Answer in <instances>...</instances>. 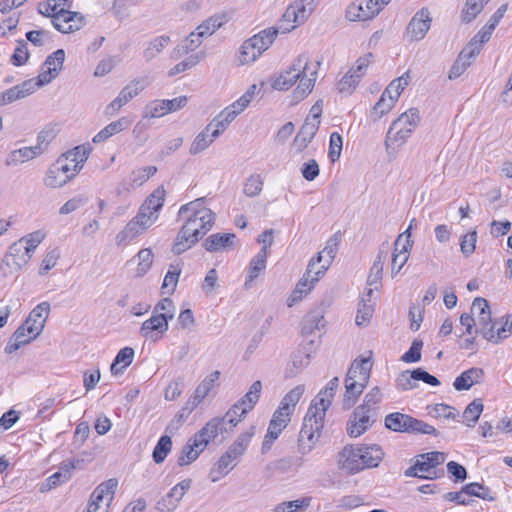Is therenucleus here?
Instances as JSON below:
<instances>
[{
    "label": "nucleus",
    "mask_w": 512,
    "mask_h": 512,
    "mask_svg": "<svg viewBox=\"0 0 512 512\" xmlns=\"http://www.w3.org/2000/svg\"><path fill=\"white\" fill-rule=\"evenodd\" d=\"M310 361V356L304 352H297L292 355L290 364L287 368V376L294 377L299 374Z\"/></svg>",
    "instance_id": "864d4df0"
},
{
    "label": "nucleus",
    "mask_w": 512,
    "mask_h": 512,
    "mask_svg": "<svg viewBox=\"0 0 512 512\" xmlns=\"http://www.w3.org/2000/svg\"><path fill=\"white\" fill-rule=\"evenodd\" d=\"M176 312V307L173 301L169 298H164L159 301L153 310L154 314H158L159 316L165 317V320L169 322V320L174 318Z\"/></svg>",
    "instance_id": "0e129e2a"
},
{
    "label": "nucleus",
    "mask_w": 512,
    "mask_h": 512,
    "mask_svg": "<svg viewBox=\"0 0 512 512\" xmlns=\"http://www.w3.org/2000/svg\"><path fill=\"white\" fill-rule=\"evenodd\" d=\"M387 257H388V248L381 247L379 249L376 259L370 269V273L368 275L367 282H368L369 286H374L375 289H378V287L381 284L382 272H383V268H384Z\"/></svg>",
    "instance_id": "7c9ffc66"
},
{
    "label": "nucleus",
    "mask_w": 512,
    "mask_h": 512,
    "mask_svg": "<svg viewBox=\"0 0 512 512\" xmlns=\"http://www.w3.org/2000/svg\"><path fill=\"white\" fill-rule=\"evenodd\" d=\"M412 247L409 236L404 237L400 234L395 241L391 259V276L394 278L407 263L409 251Z\"/></svg>",
    "instance_id": "aec40b11"
},
{
    "label": "nucleus",
    "mask_w": 512,
    "mask_h": 512,
    "mask_svg": "<svg viewBox=\"0 0 512 512\" xmlns=\"http://www.w3.org/2000/svg\"><path fill=\"white\" fill-rule=\"evenodd\" d=\"M305 392V385L300 384L291 389L282 398L279 407L273 413L270 420L267 434L262 444V452L269 450L273 442L280 436L282 431L288 426L291 421V416L294 413L297 404Z\"/></svg>",
    "instance_id": "7ed1b4c3"
},
{
    "label": "nucleus",
    "mask_w": 512,
    "mask_h": 512,
    "mask_svg": "<svg viewBox=\"0 0 512 512\" xmlns=\"http://www.w3.org/2000/svg\"><path fill=\"white\" fill-rule=\"evenodd\" d=\"M266 264L267 255L265 254V249H260V251L250 261L249 270L244 284L246 289L252 287V282L262 271L266 269Z\"/></svg>",
    "instance_id": "2f4dec72"
},
{
    "label": "nucleus",
    "mask_w": 512,
    "mask_h": 512,
    "mask_svg": "<svg viewBox=\"0 0 512 512\" xmlns=\"http://www.w3.org/2000/svg\"><path fill=\"white\" fill-rule=\"evenodd\" d=\"M311 497H303L300 499L286 501L277 504L274 512H297L298 510L305 511L311 504Z\"/></svg>",
    "instance_id": "3c124183"
},
{
    "label": "nucleus",
    "mask_w": 512,
    "mask_h": 512,
    "mask_svg": "<svg viewBox=\"0 0 512 512\" xmlns=\"http://www.w3.org/2000/svg\"><path fill=\"white\" fill-rule=\"evenodd\" d=\"M340 238L336 235L329 238L326 242L325 247L322 251H320L316 257L312 258L310 261H315V275L324 276L325 272L328 270L330 265L332 264L339 248Z\"/></svg>",
    "instance_id": "dca6fc26"
},
{
    "label": "nucleus",
    "mask_w": 512,
    "mask_h": 512,
    "mask_svg": "<svg viewBox=\"0 0 512 512\" xmlns=\"http://www.w3.org/2000/svg\"><path fill=\"white\" fill-rule=\"evenodd\" d=\"M202 43V39L193 31L172 52V58L178 59L189 52L194 51Z\"/></svg>",
    "instance_id": "a18cd8bd"
},
{
    "label": "nucleus",
    "mask_w": 512,
    "mask_h": 512,
    "mask_svg": "<svg viewBox=\"0 0 512 512\" xmlns=\"http://www.w3.org/2000/svg\"><path fill=\"white\" fill-rule=\"evenodd\" d=\"M218 136H213V130L207 125L200 133L196 135L190 145L189 152L191 155H197L205 151Z\"/></svg>",
    "instance_id": "72a5a7b5"
},
{
    "label": "nucleus",
    "mask_w": 512,
    "mask_h": 512,
    "mask_svg": "<svg viewBox=\"0 0 512 512\" xmlns=\"http://www.w3.org/2000/svg\"><path fill=\"white\" fill-rule=\"evenodd\" d=\"M484 405L481 399H474L463 412V419L468 427H474L477 423L481 413L483 412Z\"/></svg>",
    "instance_id": "8fccbe9b"
},
{
    "label": "nucleus",
    "mask_w": 512,
    "mask_h": 512,
    "mask_svg": "<svg viewBox=\"0 0 512 512\" xmlns=\"http://www.w3.org/2000/svg\"><path fill=\"white\" fill-rule=\"evenodd\" d=\"M220 377V373L218 371H214L210 373L205 379L196 387L194 394L197 395L198 398L204 400L206 396L210 393L215 383L218 381Z\"/></svg>",
    "instance_id": "052dcab7"
},
{
    "label": "nucleus",
    "mask_w": 512,
    "mask_h": 512,
    "mask_svg": "<svg viewBox=\"0 0 512 512\" xmlns=\"http://www.w3.org/2000/svg\"><path fill=\"white\" fill-rule=\"evenodd\" d=\"M65 159H57L51 164L43 178V184L52 189L61 188L70 182L76 171L73 168L67 167Z\"/></svg>",
    "instance_id": "ddd939ff"
},
{
    "label": "nucleus",
    "mask_w": 512,
    "mask_h": 512,
    "mask_svg": "<svg viewBox=\"0 0 512 512\" xmlns=\"http://www.w3.org/2000/svg\"><path fill=\"white\" fill-rule=\"evenodd\" d=\"M484 372L481 368H470L462 372L454 381L453 386L457 391L468 390L474 384H478L483 379Z\"/></svg>",
    "instance_id": "c756f323"
},
{
    "label": "nucleus",
    "mask_w": 512,
    "mask_h": 512,
    "mask_svg": "<svg viewBox=\"0 0 512 512\" xmlns=\"http://www.w3.org/2000/svg\"><path fill=\"white\" fill-rule=\"evenodd\" d=\"M488 2L489 0H467L462 13L463 21L469 23L474 20Z\"/></svg>",
    "instance_id": "6e6d98bb"
},
{
    "label": "nucleus",
    "mask_w": 512,
    "mask_h": 512,
    "mask_svg": "<svg viewBox=\"0 0 512 512\" xmlns=\"http://www.w3.org/2000/svg\"><path fill=\"white\" fill-rule=\"evenodd\" d=\"M411 80L409 72H405L402 76L394 79L382 93L385 97L392 99L394 102L398 101L399 96L403 90L408 86Z\"/></svg>",
    "instance_id": "a19ab883"
},
{
    "label": "nucleus",
    "mask_w": 512,
    "mask_h": 512,
    "mask_svg": "<svg viewBox=\"0 0 512 512\" xmlns=\"http://www.w3.org/2000/svg\"><path fill=\"white\" fill-rule=\"evenodd\" d=\"M319 67V61L312 60L308 54H300L287 69L272 78L271 86L276 90L285 91L299 81L293 91V98L301 101L312 92L318 78Z\"/></svg>",
    "instance_id": "f03ea898"
},
{
    "label": "nucleus",
    "mask_w": 512,
    "mask_h": 512,
    "mask_svg": "<svg viewBox=\"0 0 512 512\" xmlns=\"http://www.w3.org/2000/svg\"><path fill=\"white\" fill-rule=\"evenodd\" d=\"M372 362L369 358L354 360L345 379L344 405L350 408L369 382Z\"/></svg>",
    "instance_id": "423d86ee"
},
{
    "label": "nucleus",
    "mask_w": 512,
    "mask_h": 512,
    "mask_svg": "<svg viewBox=\"0 0 512 512\" xmlns=\"http://www.w3.org/2000/svg\"><path fill=\"white\" fill-rule=\"evenodd\" d=\"M257 93V85L252 84L246 92L228 107L235 110L239 115L249 106Z\"/></svg>",
    "instance_id": "bf43d9fd"
},
{
    "label": "nucleus",
    "mask_w": 512,
    "mask_h": 512,
    "mask_svg": "<svg viewBox=\"0 0 512 512\" xmlns=\"http://www.w3.org/2000/svg\"><path fill=\"white\" fill-rule=\"evenodd\" d=\"M90 149L84 145L77 146L63 154L69 161L75 162L83 168L85 162L89 157Z\"/></svg>",
    "instance_id": "69168bd1"
},
{
    "label": "nucleus",
    "mask_w": 512,
    "mask_h": 512,
    "mask_svg": "<svg viewBox=\"0 0 512 512\" xmlns=\"http://www.w3.org/2000/svg\"><path fill=\"white\" fill-rule=\"evenodd\" d=\"M205 449L204 443L194 434L183 447L178 457V464L180 466L191 464Z\"/></svg>",
    "instance_id": "bb28decb"
},
{
    "label": "nucleus",
    "mask_w": 512,
    "mask_h": 512,
    "mask_svg": "<svg viewBox=\"0 0 512 512\" xmlns=\"http://www.w3.org/2000/svg\"><path fill=\"white\" fill-rule=\"evenodd\" d=\"M431 17L426 8H422L413 16L407 26V34L413 41L422 40L430 29Z\"/></svg>",
    "instance_id": "4be33fe9"
},
{
    "label": "nucleus",
    "mask_w": 512,
    "mask_h": 512,
    "mask_svg": "<svg viewBox=\"0 0 512 512\" xmlns=\"http://www.w3.org/2000/svg\"><path fill=\"white\" fill-rule=\"evenodd\" d=\"M146 229L138 224L133 218L125 225V227L118 232L115 237L118 246L127 245L137 237L142 235Z\"/></svg>",
    "instance_id": "473e14b6"
},
{
    "label": "nucleus",
    "mask_w": 512,
    "mask_h": 512,
    "mask_svg": "<svg viewBox=\"0 0 512 512\" xmlns=\"http://www.w3.org/2000/svg\"><path fill=\"white\" fill-rule=\"evenodd\" d=\"M463 492L468 496H475L487 501H494L495 497L491 490L480 483H469L463 487Z\"/></svg>",
    "instance_id": "4d7b16f0"
},
{
    "label": "nucleus",
    "mask_w": 512,
    "mask_h": 512,
    "mask_svg": "<svg viewBox=\"0 0 512 512\" xmlns=\"http://www.w3.org/2000/svg\"><path fill=\"white\" fill-rule=\"evenodd\" d=\"M391 0H355L347 8L350 21H367L377 16Z\"/></svg>",
    "instance_id": "9b49d317"
},
{
    "label": "nucleus",
    "mask_w": 512,
    "mask_h": 512,
    "mask_svg": "<svg viewBox=\"0 0 512 512\" xmlns=\"http://www.w3.org/2000/svg\"><path fill=\"white\" fill-rule=\"evenodd\" d=\"M359 446L347 445L337 456V464L341 470L355 474L363 470Z\"/></svg>",
    "instance_id": "f3484780"
},
{
    "label": "nucleus",
    "mask_w": 512,
    "mask_h": 512,
    "mask_svg": "<svg viewBox=\"0 0 512 512\" xmlns=\"http://www.w3.org/2000/svg\"><path fill=\"white\" fill-rule=\"evenodd\" d=\"M263 189V179L260 175H251L244 184V193L248 197H255Z\"/></svg>",
    "instance_id": "774afa93"
},
{
    "label": "nucleus",
    "mask_w": 512,
    "mask_h": 512,
    "mask_svg": "<svg viewBox=\"0 0 512 512\" xmlns=\"http://www.w3.org/2000/svg\"><path fill=\"white\" fill-rule=\"evenodd\" d=\"M50 304L47 301L38 304L29 314L25 323L31 327V330L40 335L45 327L46 320L50 313Z\"/></svg>",
    "instance_id": "a878e982"
},
{
    "label": "nucleus",
    "mask_w": 512,
    "mask_h": 512,
    "mask_svg": "<svg viewBox=\"0 0 512 512\" xmlns=\"http://www.w3.org/2000/svg\"><path fill=\"white\" fill-rule=\"evenodd\" d=\"M44 151L45 147L41 144L19 148L8 154L5 163L7 166H17L40 156Z\"/></svg>",
    "instance_id": "b1692460"
},
{
    "label": "nucleus",
    "mask_w": 512,
    "mask_h": 512,
    "mask_svg": "<svg viewBox=\"0 0 512 512\" xmlns=\"http://www.w3.org/2000/svg\"><path fill=\"white\" fill-rule=\"evenodd\" d=\"M156 172L157 168L155 166H146L133 170L129 176L130 187L137 188L142 186Z\"/></svg>",
    "instance_id": "de8ad7c7"
},
{
    "label": "nucleus",
    "mask_w": 512,
    "mask_h": 512,
    "mask_svg": "<svg viewBox=\"0 0 512 512\" xmlns=\"http://www.w3.org/2000/svg\"><path fill=\"white\" fill-rule=\"evenodd\" d=\"M255 430V426H250L247 430L240 433L236 440L228 447L230 453H233L240 458L247 450L253 436L255 435Z\"/></svg>",
    "instance_id": "ea45409f"
},
{
    "label": "nucleus",
    "mask_w": 512,
    "mask_h": 512,
    "mask_svg": "<svg viewBox=\"0 0 512 512\" xmlns=\"http://www.w3.org/2000/svg\"><path fill=\"white\" fill-rule=\"evenodd\" d=\"M278 33L277 28L271 27L245 40L239 47L237 57L239 64H253L272 45Z\"/></svg>",
    "instance_id": "6e6552de"
},
{
    "label": "nucleus",
    "mask_w": 512,
    "mask_h": 512,
    "mask_svg": "<svg viewBox=\"0 0 512 512\" xmlns=\"http://www.w3.org/2000/svg\"><path fill=\"white\" fill-rule=\"evenodd\" d=\"M338 386L339 378H332L312 400L299 433L298 443L302 454L310 452L318 441L324 427L326 411L332 404Z\"/></svg>",
    "instance_id": "f257e3e1"
},
{
    "label": "nucleus",
    "mask_w": 512,
    "mask_h": 512,
    "mask_svg": "<svg viewBox=\"0 0 512 512\" xmlns=\"http://www.w3.org/2000/svg\"><path fill=\"white\" fill-rule=\"evenodd\" d=\"M315 272V261H309V264L304 275L298 281L295 289L287 298L288 307H292L296 303L302 301V299L305 298L311 292V290L314 288L315 284L320 280V278L323 277L315 275Z\"/></svg>",
    "instance_id": "4468645a"
},
{
    "label": "nucleus",
    "mask_w": 512,
    "mask_h": 512,
    "mask_svg": "<svg viewBox=\"0 0 512 512\" xmlns=\"http://www.w3.org/2000/svg\"><path fill=\"white\" fill-rule=\"evenodd\" d=\"M262 390L261 381H255L249 388V391L244 395V397L234 404L232 407H237V417L242 418L253 409L254 405L258 402L260 393Z\"/></svg>",
    "instance_id": "393cba45"
},
{
    "label": "nucleus",
    "mask_w": 512,
    "mask_h": 512,
    "mask_svg": "<svg viewBox=\"0 0 512 512\" xmlns=\"http://www.w3.org/2000/svg\"><path fill=\"white\" fill-rule=\"evenodd\" d=\"M471 313L476 317L479 329L491 322V312L488 301L484 298L477 297L474 299L471 306Z\"/></svg>",
    "instance_id": "c9c22d12"
},
{
    "label": "nucleus",
    "mask_w": 512,
    "mask_h": 512,
    "mask_svg": "<svg viewBox=\"0 0 512 512\" xmlns=\"http://www.w3.org/2000/svg\"><path fill=\"white\" fill-rule=\"evenodd\" d=\"M134 259L137 261L135 276L141 278L151 269L154 262V254L150 248H144L135 255Z\"/></svg>",
    "instance_id": "79ce46f5"
},
{
    "label": "nucleus",
    "mask_w": 512,
    "mask_h": 512,
    "mask_svg": "<svg viewBox=\"0 0 512 512\" xmlns=\"http://www.w3.org/2000/svg\"><path fill=\"white\" fill-rule=\"evenodd\" d=\"M117 484L118 482L115 479H109L99 484L92 492L88 504L97 505L100 509H103L105 512H107L114 498Z\"/></svg>",
    "instance_id": "412c9836"
},
{
    "label": "nucleus",
    "mask_w": 512,
    "mask_h": 512,
    "mask_svg": "<svg viewBox=\"0 0 512 512\" xmlns=\"http://www.w3.org/2000/svg\"><path fill=\"white\" fill-rule=\"evenodd\" d=\"M408 421H410V415L403 414L400 412H394L388 414L385 417V426L386 428L395 432L407 433L409 424Z\"/></svg>",
    "instance_id": "37998d69"
},
{
    "label": "nucleus",
    "mask_w": 512,
    "mask_h": 512,
    "mask_svg": "<svg viewBox=\"0 0 512 512\" xmlns=\"http://www.w3.org/2000/svg\"><path fill=\"white\" fill-rule=\"evenodd\" d=\"M168 329L169 323L165 320V317L152 313L151 317L142 323L140 334L146 340L157 342Z\"/></svg>",
    "instance_id": "6ab92c4d"
},
{
    "label": "nucleus",
    "mask_w": 512,
    "mask_h": 512,
    "mask_svg": "<svg viewBox=\"0 0 512 512\" xmlns=\"http://www.w3.org/2000/svg\"><path fill=\"white\" fill-rule=\"evenodd\" d=\"M146 85L144 79L137 78L125 85L119 93L124 95L127 101L130 102L145 89Z\"/></svg>",
    "instance_id": "680f3d73"
},
{
    "label": "nucleus",
    "mask_w": 512,
    "mask_h": 512,
    "mask_svg": "<svg viewBox=\"0 0 512 512\" xmlns=\"http://www.w3.org/2000/svg\"><path fill=\"white\" fill-rule=\"evenodd\" d=\"M419 123L420 114L416 108H410L393 121L385 138V149L389 156L394 153V146L407 142Z\"/></svg>",
    "instance_id": "39448f33"
},
{
    "label": "nucleus",
    "mask_w": 512,
    "mask_h": 512,
    "mask_svg": "<svg viewBox=\"0 0 512 512\" xmlns=\"http://www.w3.org/2000/svg\"><path fill=\"white\" fill-rule=\"evenodd\" d=\"M171 42L167 35H161L150 41L143 52V56L147 61L154 59L159 55Z\"/></svg>",
    "instance_id": "c03bdc74"
},
{
    "label": "nucleus",
    "mask_w": 512,
    "mask_h": 512,
    "mask_svg": "<svg viewBox=\"0 0 512 512\" xmlns=\"http://www.w3.org/2000/svg\"><path fill=\"white\" fill-rule=\"evenodd\" d=\"M199 239V237L194 236V234L192 235V233L181 227L173 243L172 252L180 255L195 245Z\"/></svg>",
    "instance_id": "58836bf2"
},
{
    "label": "nucleus",
    "mask_w": 512,
    "mask_h": 512,
    "mask_svg": "<svg viewBox=\"0 0 512 512\" xmlns=\"http://www.w3.org/2000/svg\"><path fill=\"white\" fill-rule=\"evenodd\" d=\"M172 449V440L171 437L168 435H163L158 440L154 450H153V460L155 463L160 464L162 463L169 452Z\"/></svg>",
    "instance_id": "603ef678"
},
{
    "label": "nucleus",
    "mask_w": 512,
    "mask_h": 512,
    "mask_svg": "<svg viewBox=\"0 0 512 512\" xmlns=\"http://www.w3.org/2000/svg\"><path fill=\"white\" fill-rule=\"evenodd\" d=\"M316 6L317 0H295L283 14L278 30L288 33L302 25L311 16Z\"/></svg>",
    "instance_id": "1a4fd4ad"
},
{
    "label": "nucleus",
    "mask_w": 512,
    "mask_h": 512,
    "mask_svg": "<svg viewBox=\"0 0 512 512\" xmlns=\"http://www.w3.org/2000/svg\"><path fill=\"white\" fill-rule=\"evenodd\" d=\"M181 265L179 263L177 264H171L169 266V269L164 277L163 284H162V290L163 293L171 294L175 291L176 286L179 281V276L181 273Z\"/></svg>",
    "instance_id": "09e8293b"
},
{
    "label": "nucleus",
    "mask_w": 512,
    "mask_h": 512,
    "mask_svg": "<svg viewBox=\"0 0 512 512\" xmlns=\"http://www.w3.org/2000/svg\"><path fill=\"white\" fill-rule=\"evenodd\" d=\"M178 218L184 221L182 228L199 238L203 237L214 224V213L206 207L205 199L198 198L180 207Z\"/></svg>",
    "instance_id": "20e7f679"
},
{
    "label": "nucleus",
    "mask_w": 512,
    "mask_h": 512,
    "mask_svg": "<svg viewBox=\"0 0 512 512\" xmlns=\"http://www.w3.org/2000/svg\"><path fill=\"white\" fill-rule=\"evenodd\" d=\"M363 470L377 467L384 457L382 448L377 444L359 445Z\"/></svg>",
    "instance_id": "c85d7f7f"
},
{
    "label": "nucleus",
    "mask_w": 512,
    "mask_h": 512,
    "mask_svg": "<svg viewBox=\"0 0 512 512\" xmlns=\"http://www.w3.org/2000/svg\"><path fill=\"white\" fill-rule=\"evenodd\" d=\"M234 233H215L208 236L203 242V247L211 253L229 252L236 246Z\"/></svg>",
    "instance_id": "5701e85b"
},
{
    "label": "nucleus",
    "mask_w": 512,
    "mask_h": 512,
    "mask_svg": "<svg viewBox=\"0 0 512 512\" xmlns=\"http://www.w3.org/2000/svg\"><path fill=\"white\" fill-rule=\"evenodd\" d=\"M318 129L319 127L304 122L293 141V147L296 152H302L308 146L316 135Z\"/></svg>",
    "instance_id": "4c0bfd02"
},
{
    "label": "nucleus",
    "mask_w": 512,
    "mask_h": 512,
    "mask_svg": "<svg viewBox=\"0 0 512 512\" xmlns=\"http://www.w3.org/2000/svg\"><path fill=\"white\" fill-rule=\"evenodd\" d=\"M479 333L490 343L502 342L512 335V314L491 319L488 325L479 329Z\"/></svg>",
    "instance_id": "f8f14e48"
},
{
    "label": "nucleus",
    "mask_w": 512,
    "mask_h": 512,
    "mask_svg": "<svg viewBox=\"0 0 512 512\" xmlns=\"http://www.w3.org/2000/svg\"><path fill=\"white\" fill-rule=\"evenodd\" d=\"M66 5V0H46L39 3L38 11L40 14L51 18V20H54L56 16H58L61 12H63L64 9H66Z\"/></svg>",
    "instance_id": "49530a36"
},
{
    "label": "nucleus",
    "mask_w": 512,
    "mask_h": 512,
    "mask_svg": "<svg viewBox=\"0 0 512 512\" xmlns=\"http://www.w3.org/2000/svg\"><path fill=\"white\" fill-rule=\"evenodd\" d=\"M374 413L370 409L358 406L347 423V433L352 438H357L365 433L373 424Z\"/></svg>",
    "instance_id": "2eb2a0df"
},
{
    "label": "nucleus",
    "mask_w": 512,
    "mask_h": 512,
    "mask_svg": "<svg viewBox=\"0 0 512 512\" xmlns=\"http://www.w3.org/2000/svg\"><path fill=\"white\" fill-rule=\"evenodd\" d=\"M45 237L46 233L43 230H36L23 236L18 241L23 242L24 248L33 256L35 249L41 244Z\"/></svg>",
    "instance_id": "13d9d810"
},
{
    "label": "nucleus",
    "mask_w": 512,
    "mask_h": 512,
    "mask_svg": "<svg viewBox=\"0 0 512 512\" xmlns=\"http://www.w3.org/2000/svg\"><path fill=\"white\" fill-rule=\"evenodd\" d=\"M408 431L407 433H418V434H428V435H438V431L428 423L418 420L410 416V421H408Z\"/></svg>",
    "instance_id": "e2e57ef3"
},
{
    "label": "nucleus",
    "mask_w": 512,
    "mask_h": 512,
    "mask_svg": "<svg viewBox=\"0 0 512 512\" xmlns=\"http://www.w3.org/2000/svg\"><path fill=\"white\" fill-rule=\"evenodd\" d=\"M134 350L131 347L122 348L111 364L110 371L114 376L120 375L133 362Z\"/></svg>",
    "instance_id": "e433bc0d"
},
{
    "label": "nucleus",
    "mask_w": 512,
    "mask_h": 512,
    "mask_svg": "<svg viewBox=\"0 0 512 512\" xmlns=\"http://www.w3.org/2000/svg\"><path fill=\"white\" fill-rule=\"evenodd\" d=\"M38 334L34 333L31 330V327L28 326L25 322L13 333L12 337L8 341L5 352L6 353H14L17 351L22 345L30 343L33 339H35Z\"/></svg>",
    "instance_id": "cd10ccee"
},
{
    "label": "nucleus",
    "mask_w": 512,
    "mask_h": 512,
    "mask_svg": "<svg viewBox=\"0 0 512 512\" xmlns=\"http://www.w3.org/2000/svg\"><path fill=\"white\" fill-rule=\"evenodd\" d=\"M32 258V255L24 248L23 242L16 241L8 249L3 258V264L10 272L20 271Z\"/></svg>",
    "instance_id": "a211bd4d"
},
{
    "label": "nucleus",
    "mask_w": 512,
    "mask_h": 512,
    "mask_svg": "<svg viewBox=\"0 0 512 512\" xmlns=\"http://www.w3.org/2000/svg\"><path fill=\"white\" fill-rule=\"evenodd\" d=\"M446 459V455L442 452L433 451L417 456L413 466L405 471L407 477H418L423 479L438 478L437 466L442 464Z\"/></svg>",
    "instance_id": "9d476101"
},
{
    "label": "nucleus",
    "mask_w": 512,
    "mask_h": 512,
    "mask_svg": "<svg viewBox=\"0 0 512 512\" xmlns=\"http://www.w3.org/2000/svg\"><path fill=\"white\" fill-rule=\"evenodd\" d=\"M130 125V121L122 117L116 121H113L109 123L107 126H105L103 129H101L94 137L93 142L94 143H102L112 137L115 134L120 133L121 131L125 130Z\"/></svg>",
    "instance_id": "f704fd0d"
},
{
    "label": "nucleus",
    "mask_w": 512,
    "mask_h": 512,
    "mask_svg": "<svg viewBox=\"0 0 512 512\" xmlns=\"http://www.w3.org/2000/svg\"><path fill=\"white\" fill-rule=\"evenodd\" d=\"M165 200V190L157 188L142 204L143 210H150L159 215Z\"/></svg>",
    "instance_id": "5fc2aeb1"
},
{
    "label": "nucleus",
    "mask_w": 512,
    "mask_h": 512,
    "mask_svg": "<svg viewBox=\"0 0 512 512\" xmlns=\"http://www.w3.org/2000/svg\"><path fill=\"white\" fill-rule=\"evenodd\" d=\"M237 407H231L224 416L214 417L210 419L197 433V437L204 443V446H208L209 443L215 442L219 437L221 440L226 439L234 428L240 422V418L237 417Z\"/></svg>",
    "instance_id": "0eeeda50"
},
{
    "label": "nucleus",
    "mask_w": 512,
    "mask_h": 512,
    "mask_svg": "<svg viewBox=\"0 0 512 512\" xmlns=\"http://www.w3.org/2000/svg\"><path fill=\"white\" fill-rule=\"evenodd\" d=\"M343 147V138L338 132H333L330 135L328 157L332 162L340 158Z\"/></svg>",
    "instance_id": "338daca9"
}]
</instances>
